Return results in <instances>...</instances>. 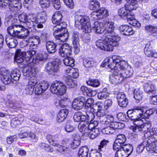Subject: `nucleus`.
<instances>
[{
  "label": "nucleus",
  "mask_w": 157,
  "mask_h": 157,
  "mask_svg": "<svg viewBox=\"0 0 157 157\" xmlns=\"http://www.w3.org/2000/svg\"><path fill=\"white\" fill-rule=\"evenodd\" d=\"M91 17L94 20L105 18L109 15L108 11L104 8L96 10L91 14Z\"/></svg>",
  "instance_id": "11"
},
{
  "label": "nucleus",
  "mask_w": 157,
  "mask_h": 157,
  "mask_svg": "<svg viewBox=\"0 0 157 157\" xmlns=\"http://www.w3.org/2000/svg\"><path fill=\"white\" fill-rule=\"evenodd\" d=\"M48 58V54L47 53L39 54L36 56L32 59L33 63H36L39 61H42L46 60Z\"/></svg>",
  "instance_id": "33"
},
{
  "label": "nucleus",
  "mask_w": 157,
  "mask_h": 157,
  "mask_svg": "<svg viewBox=\"0 0 157 157\" xmlns=\"http://www.w3.org/2000/svg\"><path fill=\"white\" fill-rule=\"evenodd\" d=\"M25 51H21L20 50L16 51L14 59L18 63H20L24 61V57H25Z\"/></svg>",
  "instance_id": "27"
},
{
  "label": "nucleus",
  "mask_w": 157,
  "mask_h": 157,
  "mask_svg": "<svg viewBox=\"0 0 157 157\" xmlns=\"http://www.w3.org/2000/svg\"><path fill=\"white\" fill-rule=\"evenodd\" d=\"M100 7L99 3L96 0H92L90 2L89 8L90 10H95Z\"/></svg>",
  "instance_id": "48"
},
{
  "label": "nucleus",
  "mask_w": 157,
  "mask_h": 157,
  "mask_svg": "<svg viewBox=\"0 0 157 157\" xmlns=\"http://www.w3.org/2000/svg\"><path fill=\"white\" fill-rule=\"evenodd\" d=\"M80 142L78 140L74 139L71 143V147L73 149H75L80 144Z\"/></svg>",
  "instance_id": "62"
},
{
  "label": "nucleus",
  "mask_w": 157,
  "mask_h": 157,
  "mask_svg": "<svg viewBox=\"0 0 157 157\" xmlns=\"http://www.w3.org/2000/svg\"><path fill=\"white\" fill-rule=\"evenodd\" d=\"M64 80L67 86L69 88H72L75 86V82L72 78L70 77H65L64 78Z\"/></svg>",
  "instance_id": "46"
},
{
  "label": "nucleus",
  "mask_w": 157,
  "mask_h": 157,
  "mask_svg": "<svg viewBox=\"0 0 157 157\" xmlns=\"http://www.w3.org/2000/svg\"><path fill=\"white\" fill-rule=\"evenodd\" d=\"M105 30L101 39L96 41V46L101 49L106 51H112L114 47L118 45L120 37L114 32V23L107 21L104 24Z\"/></svg>",
  "instance_id": "1"
},
{
  "label": "nucleus",
  "mask_w": 157,
  "mask_h": 157,
  "mask_svg": "<svg viewBox=\"0 0 157 157\" xmlns=\"http://www.w3.org/2000/svg\"><path fill=\"white\" fill-rule=\"evenodd\" d=\"M53 7L56 9L59 10L61 7L59 0H51Z\"/></svg>",
  "instance_id": "63"
},
{
  "label": "nucleus",
  "mask_w": 157,
  "mask_h": 157,
  "mask_svg": "<svg viewBox=\"0 0 157 157\" xmlns=\"http://www.w3.org/2000/svg\"><path fill=\"white\" fill-rule=\"evenodd\" d=\"M117 98L119 105L121 107H126L128 103V100L123 92H119L117 95Z\"/></svg>",
  "instance_id": "22"
},
{
  "label": "nucleus",
  "mask_w": 157,
  "mask_h": 157,
  "mask_svg": "<svg viewBox=\"0 0 157 157\" xmlns=\"http://www.w3.org/2000/svg\"><path fill=\"white\" fill-rule=\"evenodd\" d=\"M75 25L79 29H82L83 32L89 33L91 31L89 19L85 16L76 15L75 16Z\"/></svg>",
  "instance_id": "10"
},
{
  "label": "nucleus",
  "mask_w": 157,
  "mask_h": 157,
  "mask_svg": "<svg viewBox=\"0 0 157 157\" xmlns=\"http://www.w3.org/2000/svg\"><path fill=\"white\" fill-rule=\"evenodd\" d=\"M72 40L73 44V48L74 52L75 54H78L79 52V33L76 31H75L72 34Z\"/></svg>",
  "instance_id": "16"
},
{
  "label": "nucleus",
  "mask_w": 157,
  "mask_h": 157,
  "mask_svg": "<svg viewBox=\"0 0 157 157\" xmlns=\"http://www.w3.org/2000/svg\"><path fill=\"white\" fill-rule=\"evenodd\" d=\"M56 81L52 83L51 85L50 88V90L53 94H56L58 95V92L59 90H57Z\"/></svg>",
  "instance_id": "57"
},
{
  "label": "nucleus",
  "mask_w": 157,
  "mask_h": 157,
  "mask_svg": "<svg viewBox=\"0 0 157 157\" xmlns=\"http://www.w3.org/2000/svg\"><path fill=\"white\" fill-rule=\"evenodd\" d=\"M81 90L84 95L91 96H94L95 95V94H93V93H95V91L92 90L86 86H82L81 88Z\"/></svg>",
  "instance_id": "37"
},
{
  "label": "nucleus",
  "mask_w": 157,
  "mask_h": 157,
  "mask_svg": "<svg viewBox=\"0 0 157 157\" xmlns=\"http://www.w3.org/2000/svg\"><path fill=\"white\" fill-rule=\"evenodd\" d=\"M6 42L10 48H15L18 43L17 40L12 36L7 37L6 39Z\"/></svg>",
  "instance_id": "30"
},
{
  "label": "nucleus",
  "mask_w": 157,
  "mask_h": 157,
  "mask_svg": "<svg viewBox=\"0 0 157 157\" xmlns=\"http://www.w3.org/2000/svg\"><path fill=\"white\" fill-rule=\"evenodd\" d=\"M87 117L83 115L82 113L78 112L75 113L73 116V119L75 121L78 122L79 121H84L90 120V116L94 117V115L92 113H90V115L86 114Z\"/></svg>",
  "instance_id": "21"
},
{
  "label": "nucleus",
  "mask_w": 157,
  "mask_h": 157,
  "mask_svg": "<svg viewBox=\"0 0 157 157\" xmlns=\"http://www.w3.org/2000/svg\"><path fill=\"white\" fill-rule=\"evenodd\" d=\"M119 29L122 34L125 35H131L135 32L131 26L126 25H121L119 28Z\"/></svg>",
  "instance_id": "25"
},
{
  "label": "nucleus",
  "mask_w": 157,
  "mask_h": 157,
  "mask_svg": "<svg viewBox=\"0 0 157 157\" xmlns=\"http://www.w3.org/2000/svg\"><path fill=\"white\" fill-rule=\"evenodd\" d=\"M126 140V139L125 135L123 134H120L117 136L115 141L116 143L123 145Z\"/></svg>",
  "instance_id": "44"
},
{
  "label": "nucleus",
  "mask_w": 157,
  "mask_h": 157,
  "mask_svg": "<svg viewBox=\"0 0 157 157\" xmlns=\"http://www.w3.org/2000/svg\"><path fill=\"white\" fill-rule=\"evenodd\" d=\"M68 113V111L66 109L60 110L57 117V121L59 122L63 121L66 118Z\"/></svg>",
  "instance_id": "28"
},
{
  "label": "nucleus",
  "mask_w": 157,
  "mask_h": 157,
  "mask_svg": "<svg viewBox=\"0 0 157 157\" xmlns=\"http://www.w3.org/2000/svg\"><path fill=\"white\" fill-rule=\"evenodd\" d=\"M134 96L135 99L138 102L141 100L143 96V92L140 88H136L134 90Z\"/></svg>",
  "instance_id": "36"
},
{
  "label": "nucleus",
  "mask_w": 157,
  "mask_h": 157,
  "mask_svg": "<svg viewBox=\"0 0 157 157\" xmlns=\"http://www.w3.org/2000/svg\"><path fill=\"white\" fill-rule=\"evenodd\" d=\"M36 52L32 49L27 50L26 52L25 51V58L26 59L28 58V59H26V60L31 61L32 60V57L36 53Z\"/></svg>",
  "instance_id": "50"
},
{
  "label": "nucleus",
  "mask_w": 157,
  "mask_h": 157,
  "mask_svg": "<svg viewBox=\"0 0 157 157\" xmlns=\"http://www.w3.org/2000/svg\"><path fill=\"white\" fill-rule=\"evenodd\" d=\"M154 52L152 47L150 45L147 44L144 49V52L145 54L148 57L152 56Z\"/></svg>",
  "instance_id": "47"
},
{
  "label": "nucleus",
  "mask_w": 157,
  "mask_h": 157,
  "mask_svg": "<svg viewBox=\"0 0 157 157\" xmlns=\"http://www.w3.org/2000/svg\"><path fill=\"white\" fill-rule=\"evenodd\" d=\"M23 74L25 79H29L35 77L37 73V70L35 68L27 66L22 70Z\"/></svg>",
  "instance_id": "12"
},
{
  "label": "nucleus",
  "mask_w": 157,
  "mask_h": 157,
  "mask_svg": "<svg viewBox=\"0 0 157 157\" xmlns=\"http://www.w3.org/2000/svg\"><path fill=\"white\" fill-rule=\"evenodd\" d=\"M7 23L10 25L7 29V32L11 36H18L20 38H25L29 34V31L21 25L15 24L17 22V18L10 16L7 18Z\"/></svg>",
  "instance_id": "3"
},
{
  "label": "nucleus",
  "mask_w": 157,
  "mask_h": 157,
  "mask_svg": "<svg viewBox=\"0 0 157 157\" xmlns=\"http://www.w3.org/2000/svg\"><path fill=\"white\" fill-rule=\"evenodd\" d=\"M38 84L42 89L44 92L48 88L49 85L48 83L45 81H43L39 83Z\"/></svg>",
  "instance_id": "58"
},
{
  "label": "nucleus",
  "mask_w": 157,
  "mask_h": 157,
  "mask_svg": "<svg viewBox=\"0 0 157 157\" xmlns=\"http://www.w3.org/2000/svg\"><path fill=\"white\" fill-rule=\"evenodd\" d=\"M128 4L124 7L121 8L118 11V15L123 18L128 20H132L134 19V13L131 10L136 9L134 6L140 1L143 0H126Z\"/></svg>",
  "instance_id": "6"
},
{
  "label": "nucleus",
  "mask_w": 157,
  "mask_h": 157,
  "mask_svg": "<svg viewBox=\"0 0 157 157\" xmlns=\"http://www.w3.org/2000/svg\"><path fill=\"white\" fill-rule=\"evenodd\" d=\"M71 47L68 44H63L59 48V55L62 57H66L63 59V63L66 66L73 67L75 65L74 59L68 57L71 54Z\"/></svg>",
  "instance_id": "9"
},
{
  "label": "nucleus",
  "mask_w": 157,
  "mask_h": 157,
  "mask_svg": "<svg viewBox=\"0 0 157 157\" xmlns=\"http://www.w3.org/2000/svg\"><path fill=\"white\" fill-rule=\"evenodd\" d=\"M90 157H101V155L96 150H91L90 153Z\"/></svg>",
  "instance_id": "59"
},
{
  "label": "nucleus",
  "mask_w": 157,
  "mask_h": 157,
  "mask_svg": "<svg viewBox=\"0 0 157 157\" xmlns=\"http://www.w3.org/2000/svg\"><path fill=\"white\" fill-rule=\"evenodd\" d=\"M94 99L92 98H90L87 100L86 99L85 107L87 108L90 107L91 108H92L94 107V105H95V104H94Z\"/></svg>",
  "instance_id": "56"
},
{
  "label": "nucleus",
  "mask_w": 157,
  "mask_h": 157,
  "mask_svg": "<svg viewBox=\"0 0 157 157\" xmlns=\"http://www.w3.org/2000/svg\"><path fill=\"white\" fill-rule=\"evenodd\" d=\"M85 102L86 99L84 97H80L75 98L72 103V108L77 110L81 109Z\"/></svg>",
  "instance_id": "17"
},
{
  "label": "nucleus",
  "mask_w": 157,
  "mask_h": 157,
  "mask_svg": "<svg viewBox=\"0 0 157 157\" xmlns=\"http://www.w3.org/2000/svg\"><path fill=\"white\" fill-rule=\"evenodd\" d=\"M66 5L69 8L72 9L74 7L73 0H63Z\"/></svg>",
  "instance_id": "61"
},
{
  "label": "nucleus",
  "mask_w": 157,
  "mask_h": 157,
  "mask_svg": "<svg viewBox=\"0 0 157 157\" xmlns=\"http://www.w3.org/2000/svg\"><path fill=\"white\" fill-rule=\"evenodd\" d=\"M69 101V100L68 98L62 97L56 101L55 105L58 107H59L63 108L67 105Z\"/></svg>",
  "instance_id": "29"
},
{
  "label": "nucleus",
  "mask_w": 157,
  "mask_h": 157,
  "mask_svg": "<svg viewBox=\"0 0 157 157\" xmlns=\"http://www.w3.org/2000/svg\"><path fill=\"white\" fill-rule=\"evenodd\" d=\"M84 65L87 67H91L96 65V62L90 59H86L83 60Z\"/></svg>",
  "instance_id": "41"
},
{
  "label": "nucleus",
  "mask_w": 157,
  "mask_h": 157,
  "mask_svg": "<svg viewBox=\"0 0 157 157\" xmlns=\"http://www.w3.org/2000/svg\"><path fill=\"white\" fill-rule=\"evenodd\" d=\"M44 92L42 89L38 84L35 88V93L36 94L39 95Z\"/></svg>",
  "instance_id": "64"
},
{
  "label": "nucleus",
  "mask_w": 157,
  "mask_h": 157,
  "mask_svg": "<svg viewBox=\"0 0 157 157\" xmlns=\"http://www.w3.org/2000/svg\"><path fill=\"white\" fill-rule=\"evenodd\" d=\"M37 82L36 79H33L29 81L25 88V92L28 95H30L33 93L34 88Z\"/></svg>",
  "instance_id": "24"
},
{
  "label": "nucleus",
  "mask_w": 157,
  "mask_h": 157,
  "mask_svg": "<svg viewBox=\"0 0 157 157\" xmlns=\"http://www.w3.org/2000/svg\"><path fill=\"white\" fill-rule=\"evenodd\" d=\"M40 38L38 36H33L30 38L28 40H24V43H25V48L27 47H36L40 43Z\"/></svg>",
  "instance_id": "18"
},
{
  "label": "nucleus",
  "mask_w": 157,
  "mask_h": 157,
  "mask_svg": "<svg viewBox=\"0 0 157 157\" xmlns=\"http://www.w3.org/2000/svg\"><path fill=\"white\" fill-rule=\"evenodd\" d=\"M128 154L125 153L123 149L121 148L118 150L115 153V157H128Z\"/></svg>",
  "instance_id": "51"
},
{
  "label": "nucleus",
  "mask_w": 157,
  "mask_h": 157,
  "mask_svg": "<svg viewBox=\"0 0 157 157\" xmlns=\"http://www.w3.org/2000/svg\"><path fill=\"white\" fill-rule=\"evenodd\" d=\"M10 74L13 82H17L19 80L20 74V71L17 69H15L13 70Z\"/></svg>",
  "instance_id": "39"
},
{
  "label": "nucleus",
  "mask_w": 157,
  "mask_h": 157,
  "mask_svg": "<svg viewBox=\"0 0 157 157\" xmlns=\"http://www.w3.org/2000/svg\"><path fill=\"white\" fill-rule=\"evenodd\" d=\"M141 144L144 147H146L147 150L149 151L157 146V139L153 138L149 139L144 141Z\"/></svg>",
  "instance_id": "20"
},
{
  "label": "nucleus",
  "mask_w": 157,
  "mask_h": 157,
  "mask_svg": "<svg viewBox=\"0 0 157 157\" xmlns=\"http://www.w3.org/2000/svg\"><path fill=\"white\" fill-rule=\"evenodd\" d=\"M89 150L86 146L80 148L78 152V157H88Z\"/></svg>",
  "instance_id": "35"
},
{
  "label": "nucleus",
  "mask_w": 157,
  "mask_h": 157,
  "mask_svg": "<svg viewBox=\"0 0 157 157\" xmlns=\"http://www.w3.org/2000/svg\"><path fill=\"white\" fill-rule=\"evenodd\" d=\"M143 108L141 106L135 107L131 110H128L127 114L129 118L132 120L134 121L133 123L135 125L132 128L133 132H144L146 130V126L143 123L142 113L144 112Z\"/></svg>",
  "instance_id": "4"
},
{
  "label": "nucleus",
  "mask_w": 157,
  "mask_h": 157,
  "mask_svg": "<svg viewBox=\"0 0 157 157\" xmlns=\"http://www.w3.org/2000/svg\"><path fill=\"white\" fill-rule=\"evenodd\" d=\"M88 127L86 122H84L82 124L79 125L78 128L81 132H83L85 135H86L87 133L89 132Z\"/></svg>",
  "instance_id": "40"
},
{
  "label": "nucleus",
  "mask_w": 157,
  "mask_h": 157,
  "mask_svg": "<svg viewBox=\"0 0 157 157\" xmlns=\"http://www.w3.org/2000/svg\"><path fill=\"white\" fill-rule=\"evenodd\" d=\"M10 10L15 11L20 10L21 8L22 4L20 0H9L8 3Z\"/></svg>",
  "instance_id": "23"
},
{
  "label": "nucleus",
  "mask_w": 157,
  "mask_h": 157,
  "mask_svg": "<svg viewBox=\"0 0 157 157\" xmlns=\"http://www.w3.org/2000/svg\"><path fill=\"white\" fill-rule=\"evenodd\" d=\"M102 132L104 134H109L114 133L115 131L113 128L110 126H109L103 129Z\"/></svg>",
  "instance_id": "55"
},
{
  "label": "nucleus",
  "mask_w": 157,
  "mask_h": 157,
  "mask_svg": "<svg viewBox=\"0 0 157 157\" xmlns=\"http://www.w3.org/2000/svg\"><path fill=\"white\" fill-rule=\"evenodd\" d=\"M121 148L125 153L128 154V156L131 154L133 150V146L132 144H124Z\"/></svg>",
  "instance_id": "38"
},
{
  "label": "nucleus",
  "mask_w": 157,
  "mask_h": 157,
  "mask_svg": "<svg viewBox=\"0 0 157 157\" xmlns=\"http://www.w3.org/2000/svg\"><path fill=\"white\" fill-rule=\"evenodd\" d=\"M62 17V14L60 12H56L53 14L52 21L53 24H57L53 28V35L55 38L62 41H65L68 38V34L66 22H61Z\"/></svg>",
  "instance_id": "2"
},
{
  "label": "nucleus",
  "mask_w": 157,
  "mask_h": 157,
  "mask_svg": "<svg viewBox=\"0 0 157 157\" xmlns=\"http://www.w3.org/2000/svg\"><path fill=\"white\" fill-rule=\"evenodd\" d=\"M113 102L111 99H106L104 103V108L105 109H107L110 108L112 105Z\"/></svg>",
  "instance_id": "60"
},
{
  "label": "nucleus",
  "mask_w": 157,
  "mask_h": 157,
  "mask_svg": "<svg viewBox=\"0 0 157 157\" xmlns=\"http://www.w3.org/2000/svg\"><path fill=\"white\" fill-rule=\"evenodd\" d=\"M154 113L153 110L152 109H150L146 110L145 112L142 113V119H144L143 120V123L146 126L148 125L149 127L151 126V124L150 121L149 120L148 117ZM148 127L146 126V129H147Z\"/></svg>",
  "instance_id": "19"
},
{
  "label": "nucleus",
  "mask_w": 157,
  "mask_h": 157,
  "mask_svg": "<svg viewBox=\"0 0 157 157\" xmlns=\"http://www.w3.org/2000/svg\"><path fill=\"white\" fill-rule=\"evenodd\" d=\"M117 117L120 121H127L129 118L128 114L127 116L126 114L122 113H118L117 115Z\"/></svg>",
  "instance_id": "52"
},
{
  "label": "nucleus",
  "mask_w": 157,
  "mask_h": 157,
  "mask_svg": "<svg viewBox=\"0 0 157 157\" xmlns=\"http://www.w3.org/2000/svg\"><path fill=\"white\" fill-rule=\"evenodd\" d=\"M40 4L43 8H47L49 7L51 3L50 0H40Z\"/></svg>",
  "instance_id": "54"
},
{
  "label": "nucleus",
  "mask_w": 157,
  "mask_h": 157,
  "mask_svg": "<svg viewBox=\"0 0 157 157\" xmlns=\"http://www.w3.org/2000/svg\"><path fill=\"white\" fill-rule=\"evenodd\" d=\"M87 84L93 87H98L100 85V82L98 79L90 78L86 82Z\"/></svg>",
  "instance_id": "43"
},
{
  "label": "nucleus",
  "mask_w": 157,
  "mask_h": 157,
  "mask_svg": "<svg viewBox=\"0 0 157 157\" xmlns=\"http://www.w3.org/2000/svg\"><path fill=\"white\" fill-rule=\"evenodd\" d=\"M47 137L49 139V142L52 145L53 143H56V142H57L59 139L58 135L52 136L51 135H48L47 136Z\"/></svg>",
  "instance_id": "53"
},
{
  "label": "nucleus",
  "mask_w": 157,
  "mask_h": 157,
  "mask_svg": "<svg viewBox=\"0 0 157 157\" xmlns=\"http://www.w3.org/2000/svg\"><path fill=\"white\" fill-rule=\"evenodd\" d=\"M61 62L59 59H56L52 62H49L47 64L46 69L48 71L56 72L59 68Z\"/></svg>",
  "instance_id": "15"
},
{
  "label": "nucleus",
  "mask_w": 157,
  "mask_h": 157,
  "mask_svg": "<svg viewBox=\"0 0 157 157\" xmlns=\"http://www.w3.org/2000/svg\"><path fill=\"white\" fill-rule=\"evenodd\" d=\"M123 69H116L113 71V74L110 76L109 80L113 84L119 83L124 79L130 77L132 75V72L130 70Z\"/></svg>",
  "instance_id": "8"
},
{
  "label": "nucleus",
  "mask_w": 157,
  "mask_h": 157,
  "mask_svg": "<svg viewBox=\"0 0 157 157\" xmlns=\"http://www.w3.org/2000/svg\"><path fill=\"white\" fill-rule=\"evenodd\" d=\"M107 91V89L106 88H104L102 91L98 94V98L99 99L103 100L108 98L109 97V94L106 92Z\"/></svg>",
  "instance_id": "42"
},
{
  "label": "nucleus",
  "mask_w": 157,
  "mask_h": 157,
  "mask_svg": "<svg viewBox=\"0 0 157 157\" xmlns=\"http://www.w3.org/2000/svg\"><path fill=\"white\" fill-rule=\"evenodd\" d=\"M105 66H107L108 67L115 71L116 69H123L126 65V62L118 56L113 55L111 58H107L104 61Z\"/></svg>",
  "instance_id": "7"
},
{
  "label": "nucleus",
  "mask_w": 157,
  "mask_h": 157,
  "mask_svg": "<svg viewBox=\"0 0 157 157\" xmlns=\"http://www.w3.org/2000/svg\"><path fill=\"white\" fill-rule=\"evenodd\" d=\"M52 145L58 147L57 150L58 151L62 153L63 154H68L69 152V148L61 146L57 143H53L52 144Z\"/></svg>",
  "instance_id": "34"
},
{
  "label": "nucleus",
  "mask_w": 157,
  "mask_h": 157,
  "mask_svg": "<svg viewBox=\"0 0 157 157\" xmlns=\"http://www.w3.org/2000/svg\"><path fill=\"white\" fill-rule=\"evenodd\" d=\"M109 143L108 140H103L100 142V145L98 146V149L101 151H104L106 147Z\"/></svg>",
  "instance_id": "49"
},
{
  "label": "nucleus",
  "mask_w": 157,
  "mask_h": 157,
  "mask_svg": "<svg viewBox=\"0 0 157 157\" xmlns=\"http://www.w3.org/2000/svg\"><path fill=\"white\" fill-rule=\"evenodd\" d=\"M0 77L3 82L6 85L14 83L9 70L5 69L0 72Z\"/></svg>",
  "instance_id": "14"
},
{
  "label": "nucleus",
  "mask_w": 157,
  "mask_h": 157,
  "mask_svg": "<svg viewBox=\"0 0 157 157\" xmlns=\"http://www.w3.org/2000/svg\"><path fill=\"white\" fill-rule=\"evenodd\" d=\"M46 17V13H43L39 14L38 17L34 14H23L19 15L18 18L21 22L25 23L29 28H31L34 26L35 22L44 23Z\"/></svg>",
  "instance_id": "5"
},
{
  "label": "nucleus",
  "mask_w": 157,
  "mask_h": 157,
  "mask_svg": "<svg viewBox=\"0 0 157 157\" xmlns=\"http://www.w3.org/2000/svg\"><path fill=\"white\" fill-rule=\"evenodd\" d=\"M57 90H59L58 95H62L64 94L66 90L67 87L63 83L59 81H56Z\"/></svg>",
  "instance_id": "32"
},
{
  "label": "nucleus",
  "mask_w": 157,
  "mask_h": 157,
  "mask_svg": "<svg viewBox=\"0 0 157 157\" xmlns=\"http://www.w3.org/2000/svg\"><path fill=\"white\" fill-rule=\"evenodd\" d=\"M56 40L58 41L57 42L58 44H55L52 41H48L46 42V50L48 53L52 54L54 53L56 51V48L58 47H60L63 45H61V43L64 41H62L60 40L58 38H56Z\"/></svg>",
  "instance_id": "13"
},
{
  "label": "nucleus",
  "mask_w": 157,
  "mask_h": 157,
  "mask_svg": "<svg viewBox=\"0 0 157 157\" xmlns=\"http://www.w3.org/2000/svg\"><path fill=\"white\" fill-rule=\"evenodd\" d=\"M145 30L147 32L153 33L157 32V27L151 25H147L145 26Z\"/></svg>",
  "instance_id": "45"
},
{
  "label": "nucleus",
  "mask_w": 157,
  "mask_h": 157,
  "mask_svg": "<svg viewBox=\"0 0 157 157\" xmlns=\"http://www.w3.org/2000/svg\"><path fill=\"white\" fill-rule=\"evenodd\" d=\"M144 90L149 94H155L156 90L154 85L151 83H145L144 86Z\"/></svg>",
  "instance_id": "31"
},
{
  "label": "nucleus",
  "mask_w": 157,
  "mask_h": 157,
  "mask_svg": "<svg viewBox=\"0 0 157 157\" xmlns=\"http://www.w3.org/2000/svg\"><path fill=\"white\" fill-rule=\"evenodd\" d=\"M92 28L96 33H102L105 32V28L104 24L101 22L95 21Z\"/></svg>",
  "instance_id": "26"
}]
</instances>
